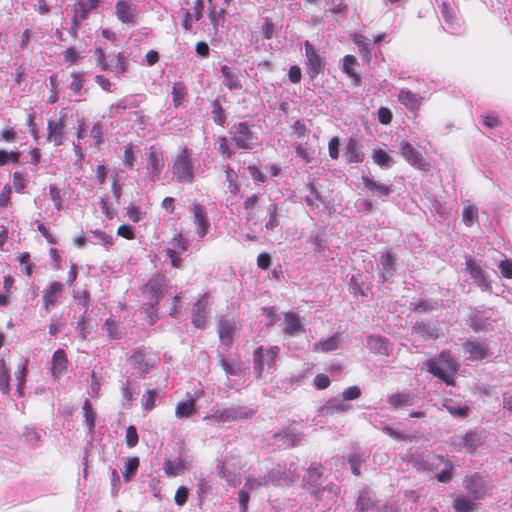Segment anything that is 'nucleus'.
I'll use <instances>...</instances> for the list:
<instances>
[{
  "mask_svg": "<svg viewBox=\"0 0 512 512\" xmlns=\"http://www.w3.org/2000/svg\"><path fill=\"white\" fill-rule=\"evenodd\" d=\"M428 372L438 377L446 384H453V376L457 372V365L449 352H441L437 359L426 362Z\"/></svg>",
  "mask_w": 512,
  "mask_h": 512,
  "instance_id": "1",
  "label": "nucleus"
},
{
  "mask_svg": "<svg viewBox=\"0 0 512 512\" xmlns=\"http://www.w3.org/2000/svg\"><path fill=\"white\" fill-rule=\"evenodd\" d=\"M255 414V410L247 406H231L226 408L213 407L204 417L216 423H225L240 419H247Z\"/></svg>",
  "mask_w": 512,
  "mask_h": 512,
  "instance_id": "2",
  "label": "nucleus"
},
{
  "mask_svg": "<svg viewBox=\"0 0 512 512\" xmlns=\"http://www.w3.org/2000/svg\"><path fill=\"white\" fill-rule=\"evenodd\" d=\"M96 65L102 71L115 72L117 75H122L128 70V59L123 52H119L115 60H108L106 51L102 47H95L93 51Z\"/></svg>",
  "mask_w": 512,
  "mask_h": 512,
  "instance_id": "3",
  "label": "nucleus"
},
{
  "mask_svg": "<svg viewBox=\"0 0 512 512\" xmlns=\"http://www.w3.org/2000/svg\"><path fill=\"white\" fill-rule=\"evenodd\" d=\"M172 169L178 182L192 183L194 181L192 157L188 148L184 147L176 154Z\"/></svg>",
  "mask_w": 512,
  "mask_h": 512,
  "instance_id": "4",
  "label": "nucleus"
},
{
  "mask_svg": "<svg viewBox=\"0 0 512 512\" xmlns=\"http://www.w3.org/2000/svg\"><path fill=\"white\" fill-rule=\"evenodd\" d=\"M242 469V461L239 455L228 454L220 465V475L226 479L231 486H237L241 483L240 471Z\"/></svg>",
  "mask_w": 512,
  "mask_h": 512,
  "instance_id": "5",
  "label": "nucleus"
},
{
  "mask_svg": "<svg viewBox=\"0 0 512 512\" xmlns=\"http://www.w3.org/2000/svg\"><path fill=\"white\" fill-rule=\"evenodd\" d=\"M297 477V468L293 463L290 464V467L288 469L278 464L275 467H273L266 475H264L265 481L267 482V486L288 485L292 483Z\"/></svg>",
  "mask_w": 512,
  "mask_h": 512,
  "instance_id": "6",
  "label": "nucleus"
},
{
  "mask_svg": "<svg viewBox=\"0 0 512 512\" xmlns=\"http://www.w3.org/2000/svg\"><path fill=\"white\" fill-rule=\"evenodd\" d=\"M69 112L68 108H62L59 118L57 120H49L47 123V140L55 146H60L64 142V130Z\"/></svg>",
  "mask_w": 512,
  "mask_h": 512,
  "instance_id": "7",
  "label": "nucleus"
},
{
  "mask_svg": "<svg viewBox=\"0 0 512 512\" xmlns=\"http://www.w3.org/2000/svg\"><path fill=\"white\" fill-rule=\"evenodd\" d=\"M463 484L468 495L473 500H480L491 494V486L477 473L466 476Z\"/></svg>",
  "mask_w": 512,
  "mask_h": 512,
  "instance_id": "8",
  "label": "nucleus"
},
{
  "mask_svg": "<svg viewBox=\"0 0 512 512\" xmlns=\"http://www.w3.org/2000/svg\"><path fill=\"white\" fill-rule=\"evenodd\" d=\"M304 47L307 72L310 78L314 79L324 72L326 62L309 41H305Z\"/></svg>",
  "mask_w": 512,
  "mask_h": 512,
  "instance_id": "9",
  "label": "nucleus"
},
{
  "mask_svg": "<svg viewBox=\"0 0 512 512\" xmlns=\"http://www.w3.org/2000/svg\"><path fill=\"white\" fill-rule=\"evenodd\" d=\"M280 352L278 346H272L266 350L263 347H258L253 354L254 370L257 376H260L264 367H271L274 365L275 360Z\"/></svg>",
  "mask_w": 512,
  "mask_h": 512,
  "instance_id": "10",
  "label": "nucleus"
},
{
  "mask_svg": "<svg viewBox=\"0 0 512 512\" xmlns=\"http://www.w3.org/2000/svg\"><path fill=\"white\" fill-rule=\"evenodd\" d=\"M232 140L240 149H252L256 139L246 122L236 124L231 129Z\"/></svg>",
  "mask_w": 512,
  "mask_h": 512,
  "instance_id": "11",
  "label": "nucleus"
},
{
  "mask_svg": "<svg viewBox=\"0 0 512 512\" xmlns=\"http://www.w3.org/2000/svg\"><path fill=\"white\" fill-rule=\"evenodd\" d=\"M482 437L476 431H469L463 436H454L450 439L449 445L456 451L465 449L467 452H474L481 444Z\"/></svg>",
  "mask_w": 512,
  "mask_h": 512,
  "instance_id": "12",
  "label": "nucleus"
},
{
  "mask_svg": "<svg viewBox=\"0 0 512 512\" xmlns=\"http://www.w3.org/2000/svg\"><path fill=\"white\" fill-rule=\"evenodd\" d=\"M115 15L122 24L133 26L137 21V7L131 0H118L115 4Z\"/></svg>",
  "mask_w": 512,
  "mask_h": 512,
  "instance_id": "13",
  "label": "nucleus"
},
{
  "mask_svg": "<svg viewBox=\"0 0 512 512\" xmlns=\"http://www.w3.org/2000/svg\"><path fill=\"white\" fill-rule=\"evenodd\" d=\"M303 437L302 432L289 426L274 434V443L282 448H291L299 445Z\"/></svg>",
  "mask_w": 512,
  "mask_h": 512,
  "instance_id": "14",
  "label": "nucleus"
},
{
  "mask_svg": "<svg viewBox=\"0 0 512 512\" xmlns=\"http://www.w3.org/2000/svg\"><path fill=\"white\" fill-rule=\"evenodd\" d=\"M400 152L403 158L413 167L427 171L430 168L423 155L409 142H402Z\"/></svg>",
  "mask_w": 512,
  "mask_h": 512,
  "instance_id": "15",
  "label": "nucleus"
},
{
  "mask_svg": "<svg viewBox=\"0 0 512 512\" xmlns=\"http://www.w3.org/2000/svg\"><path fill=\"white\" fill-rule=\"evenodd\" d=\"M164 166L165 161L162 149L157 145L150 146L147 157V169L153 180L159 179Z\"/></svg>",
  "mask_w": 512,
  "mask_h": 512,
  "instance_id": "16",
  "label": "nucleus"
},
{
  "mask_svg": "<svg viewBox=\"0 0 512 512\" xmlns=\"http://www.w3.org/2000/svg\"><path fill=\"white\" fill-rule=\"evenodd\" d=\"M190 211L193 214V222L196 226V234L203 238L206 236L210 229V222L207 216V212L203 205L193 204L190 207Z\"/></svg>",
  "mask_w": 512,
  "mask_h": 512,
  "instance_id": "17",
  "label": "nucleus"
},
{
  "mask_svg": "<svg viewBox=\"0 0 512 512\" xmlns=\"http://www.w3.org/2000/svg\"><path fill=\"white\" fill-rule=\"evenodd\" d=\"M238 330L239 328L234 320L222 318L218 323V334L221 344L229 348Z\"/></svg>",
  "mask_w": 512,
  "mask_h": 512,
  "instance_id": "18",
  "label": "nucleus"
},
{
  "mask_svg": "<svg viewBox=\"0 0 512 512\" xmlns=\"http://www.w3.org/2000/svg\"><path fill=\"white\" fill-rule=\"evenodd\" d=\"M344 157L347 163H361L365 159L363 145L355 137H350L344 148Z\"/></svg>",
  "mask_w": 512,
  "mask_h": 512,
  "instance_id": "19",
  "label": "nucleus"
},
{
  "mask_svg": "<svg viewBox=\"0 0 512 512\" xmlns=\"http://www.w3.org/2000/svg\"><path fill=\"white\" fill-rule=\"evenodd\" d=\"M210 304L209 294L203 295L193 307V325L197 328L203 329L206 324L207 316L209 314L208 306Z\"/></svg>",
  "mask_w": 512,
  "mask_h": 512,
  "instance_id": "20",
  "label": "nucleus"
},
{
  "mask_svg": "<svg viewBox=\"0 0 512 512\" xmlns=\"http://www.w3.org/2000/svg\"><path fill=\"white\" fill-rule=\"evenodd\" d=\"M398 101L409 111L416 112L423 103V97L409 89H401L398 94Z\"/></svg>",
  "mask_w": 512,
  "mask_h": 512,
  "instance_id": "21",
  "label": "nucleus"
},
{
  "mask_svg": "<svg viewBox=\"0 0 512 512\" xmlns=\"http://www.w3.org/2000/svg\"><path fill=\"white\" fill-rule=\"evenodd\" d=\"M352 406L343 400V398L329 399L323 406L320 407L319 413L322 416H330L333 414L345 413L349 411Z\"/></svg>",
  "mask_w": 512,
  "mask_h": 512,
  "instance_id": "22",
  "label": "nucleus"
},
{
  "mask_svg": "<svg viewBox=\"0 0 512 512\" xmlns=\"http://www.w3.org/2000/svg\"><path fill=\"white\" fill-rule=\"evenodd\" d=\"M67 356L64 350L58 349L54 352L51 361V373L55 380L60 379L67 371Z\"/></svg>",
  "mask_w": 512,
  "mask_h": 512,
  "instance_id": "23",
  "label": "nucleus"
},
{
  "mask_svg": "<svg viewBox=\"0 0 512 512\" xmlns=\"http://www.w3.org/2000/svg\"><path fill=\"white\" fill-rule=\"evenodd\" d=\"M367 347L371 352L375 354L388 356L390 353L389 341L385 337L379 335L368 336Z\"/></svg>",
  "mask_w": 512,
  "mask_h": 512,
  "instance_id": "24",
  "label": "nucleus"
},
{
  "mask_svg": "<svg viewBox=\"0 0 512 512\" xmlns=\"http://www.w3.org/2000/svg\"><path fill=\"white\" fill-rule=\"evenodd\" d=\"M412 332L418 334L423 339H437L443 335L439 328L424 322H416L412 326Z\"/></svg>",
  "mask_w": 512,
  "mask_h": 512,
  "instance_id": "25",
  "label": "nucleus"
},
{
  "mask_svg": "<svg viewBox=\"0 0 512 512\" xmlns=\"http://www.w3.org/2000/svg\"><path fill=\"white\" fill-rule=\"evenodd\" d=\"M221 74L224 78V85L229 90H240L242 89V84L239 80V71L233 69L227 65H223L221 67Z\"/></svg>",
  "mask_w": 512,
  "mask_h": 512,
  "instance_id": "26",
  "label": "nucleus"
},
{
  "mask_svg": "<svg viewBox=\"0 0 512 512\" xmlns=\"http://www.w3.org/2000/svg\"><path fill=\"white\" fill-rule=\"evenodd\" d=\"M464 350L472 360H482L489 355L487 346L481 342L467 341Z\"/></svg>",
  "mask_w": 512,
  "mask_h": 512,
  "instance_id": "27",
  "label": "nucleus"
},
{
  "mask_svg": "<svg viewBox=\"0 0 512 512\" xmlns=\"http://www.w3.org/2000/svg\"><path fill=\"white\" fill-rule=\"evenodd\" d=\"M415 395L408 392H399L390 395L387 402L394 409L402 408L405 406H412L415 402Z\"/></svg>",
  "mask_w": 512,
  "mask_h": 512,
  "instance_id": "28",
  "label": "nucleus"
},
{
  "mask_svg": "<svg viewBox=\"0 0 512 512\" xmlns=\"http://www.w3.org/2000/svg\"><path fill=\"white\" fill-rule=\"evenodd\" d=\"M356 67H358V61L353 55H346L343 58V71L346 73L354 82L356 86L361 84V76L356 71Z\"/></svg>",
  "mask_w": 512,
  "mask_h": 512,
  "instance_id": "29",
  "label": "nucleus"
},
{
  "mask_svg": "<svg viewBox=\"0 0 512 512\" xmlns=\"http://www.w3.org/2000/svg\"><path fill=\"white\" fill-rule=\"evenodd\" d=\"M362 182L364 186L375 196L377 197H386L392 193V188L390 186L378 183L373 179L362 176Z\"/></svg>",
  "mask_w": 512,
  "mask_h": 512,
  "instance_id": "30",
  "label": "nucleus"
},
{
  "mask_svg": "<svg viewBox=\"0 0 512 512\" xmlns=\"http://www.w3.org/2000/svg\"><path fill=\"white\" fill-rule=\"evenodd\" d=\"M445 461H449V459L441 455L429 453L421 457L420 468L427 471H434L441 465H444Z\"/></svg>",
  "mask_w": 512,
  "mask_h": 512,
  "instance_id": "31",
  "label": "nucleus"
},
{
  "mask_svg": "<svg viewBox=\"0 0 512 512\" xmlns=\"http://www.w3.org/2000/svg\"><path fill=\"white\" fill-rule=\"evenodd\" d=\"M300 331H302V324L299 317L292 312L286 313L283 322V332L289 336H295Z\"/></svg>",
  "mask_w": 512,
  "mask_h": 512,
  "instance_id": "32",
  "label": "nucleus"
},
{
  "mask_svg": "<svg viewBox=\"0 0 512 512\" xmlns=\"http://www.w3.org/2000/svg\"><path fill=\"white\" fill-rule=\"evenodd\" d=\"M338 492L339 488L333 484H330L317 493L319 500H325L323 509H330L332 507V505L337 500Z\"/></svg>",
  "mask_w": 512,
  "mask_h": 512,
  "instance_id": "33",
  "label": "nucleus"
},
{
  "mask_svg": "<svg viewBox=\"0 0 512 512\" xmlns=\"http://www.w3.org/2000/svg\"><path fill=\"white\" fill-rule=\"evenodd\" d=\"M132 367L141 375L149 371V363L146 361L145 354L139 350L134 351L130 357Z\"/></svg>",
  "mask_w": 512,
  "mask_h": 512,
  "instance_id": "34",
  "label": "nucleus"
},
{
  "mask_svg": "<svg viewBox=\"0 0 512 512\" xmlns=\"http://www.w3.org/2000/svg\"><path fill=\"white\" fill-rule=\"evenodd\" d=\"M371 158L373 162L381 168H390L394 164L389 153L383 149H373Z\"/></svg>",
  "mask_w": 512,
  "mask_h": 512,
  "instance_id": "35",
  "label": "nucleus"
},
{
  "mask_svg": "<svg viewBox=\"0 0 512 512\" xmlns=\"http://www.w3.org/2000/svg\"><path fill=\"white\" fill-rule=\"evenodd\" d=\"M453 507L456 512H473L477 508L475 500L467 496L459 495L454 499Z\"/></svg>",
  "mask_w": 512,
  "mask_h": 512,
  "instance_id": "36",
  "label": "nucleus"
},
{
  "mask_svg": "<svg viewBox=\"0 0 512 512\" xmlns=\"http://www.w3.org/2000/svg\"><path fill=\"white\" fill-rule=\"evenodd\" d=\"M195 412V399L193 398H190L186 401H181L176 405L175 414L178 418H188Z\"/></svg>",
  "mask_w": 512,
  "mask_h": 512,
  "instance_id": "37",
  "label": "nucleus"
},
{
  "mask_svg": "<svg viewBox=\"0 0 512 512\" xmlns=\"http://www.w3.org/2000/svg\"><path fill=\"white\" fill-rule=\"evenodd\" d=\"M373 506L372 493L369 489H362L356 501V511L366 512Z\"/></svg>",
  "mask_w": 512,
  "mask_h": 512,
  "instance_id": "38",
  "label": "nucleus"
},
{
  "mask_svg": "<svg viewBox=\"0 0 512 512\" xmlns=\"http://www.w3.org/2000/svg\"><path fill=\"white\" fill-rule=\"evenodd\" d=\"M340 336L335 334L326 340H321L314 344V351L330 352L338 348L340 343Z\"/></svg>",
  "mask_w": 512,
  "mask_h": 512,
  "instance_id": "39",
  "label": "nucleus"
},
{
  "mask_svg": "<svg viewBox=\"0 0 512 512\" xmlns=\"http://www.w3.org/2000/svg\"><path fill=\"white\" fill-rule=\"evenodd\" d=\"M139 463L140 461L138 457H130L127 459L124 465V469L122 471L124 481L130 482L134 478L139 468Z\"/></svg>",
  "mask_w": 512,
  "mask_h": 512,
  "instance_id": "40",
  "label": "nucleus"
},
{
  "mask_svg": "<svg viewBox=\"0 0 512 512\" xmlns=\"http://www.w3.org/2000/svg\"><path fill=\"white\" fill-rule=\"evenodd\" d=\"M353 42L358 46L360 53L363 57L369 59L371 53L370 40L363 34L355 33L352 35Z\"/></svg>",
  "mask_w": 512,
  "mask_h": 512,
  "instance_id": "41",
  "label": "nucleus"
},
{
  "mask_svg": "<svg viewBox=\"0 0 512 512\" xmlns=\"http://www.w3.org/2000/svg\"><path fill=\"white\" fill-rule=\"evenodd\" d=\"M440 13L444 19V21L450 26L454 27L457 24V17L454 12V9L450 5L449 2L443 1L440 5Z\"/></svg>",
  "mask_w": 512,
  "mask_h": 512,
  "instance_id": "42",
  "label": "nucleus"
},
{
  "mask_svg": "<svg viewBox=\"0 0 512 512\" xmlns=\"http://www.w3.org/2000/svg\"><path fill=\"white\" fill-rule=\"evenodd\" d=\"M163 469L168 477H175L184 470V462L180 458L173 461L166 460Z\"/></svg>",
  "mask_w": 512,
  "mask_h": 512,
  "instance_id": "43",
  "label": "nucleus"
},
{
  "mask_svg": "<svg viewBox=\"0 0 512 512\" xmlns=\"http://www.w3.org/2000/svg\"><path fill=\"white\" fill-rule=\"evenodd\" d=\"M187 95V88L183 82H176L172 87L173 105L179 107Z\"/></svg>",
  "mask_w": 512,
  "mask_h": 512,
  "instance_id": "44",
  "label": "nucleus"
},
{
  "mask_svg": "<svg viewBox=\"0 0 512 512\" xmlns=\"http://www.w3.org/2000/svg\"><path fill=\"white\" fill-rule=\"evenodd\" d=\"M438 307H439V303L438 302H433V301H429V300H426V299L410 303V308L413 311L419 312V313H425V312L433 311V310L437 309Z\"/></svg>",
  "mask_w": 512,
  "mask_h": 512,
  "instance_id": "45",
  "label": "nucleus"
},
{
  "mask_svg": "<svg viewBox=\"0 0 512 512\" xmlns=\"http://www.w3.org/2000/svg\"><path fill=\"white\" fill-rule=\"evenodd\" d=\"M462 221L466 226H472L478 222V209L476 206L466 205L462 211Z\"/></svg>",
  "mask_w": 512,
  "mask_h": 512,
  "instance_id": "46",
  "label": "nucleus"
},
{
  "mask_svg": "<svg viewBox=\"0 0 512 512\" xmlns=\"http://www.w3.org/2000/svg\"><path fill=\"white\" fill-rule=\"evenodd\" d=\"M259 197L256 194L248 197L244 202V209L246 210V221L250 222L256 216V208L258 206Z\"/></svg>",
  "mask_w": 512,
  "mask_h": 512,
  "instance_id": "47",
  "label": "nucleus"
},
{
  "mask_svg": "<svg viewBox=\"0 0 512 512\" xmlns=\"http://www.w3.org/2000/svg\"><path fill=\"white\" fill-rule=\"evenodd\" d=\"M269 220L265 224V228L269 231H273L280 225V219L278 214V206L276 203L270 204L268 208Z\"/></svg>",
  "mask_w": 512,
  "mask_h": 512,
  "instance_id": "48",
  "label": "nucleus"
},
{
  "mask_svg": "<svg viewBox=\"0 0 512 512\" xmlns=\"http://www.w3.org/2000/svg\"><path fill=\"white\" fill-rule=\"evenodd\" d=\"M9 369L6 366L5 360L0 358V391L3 394H8L9 388Z\"/></svg>",
  "mask_w": 512,
  "mask_h": 512,
  "instance_id": "49",
  "label": "nucleus"
},
{
  "mask_svg": "<svg viewBox=\"0 0 512 512\" xmlns=\"http://www.w3.org/2000/svg\"><path fill=\"white\" fill-rule=\"evenodd\" d=\"M226 181L228 182V188L232 194H237L240 189V184L238 183V176L236 172L230 167H225Z\"/></svg>",
  "mask_w": 512,
  "mask_h": 512,
  "instance_id": "50",
  "label": "nucleus"
},
{
  "mask_svg": "<svg viewBox=\"0 0 512 512\" xmlns=\"http://www.w3.org/2000/svg\"><path fill=\"white\" fill-rule=\"evenodd\" d=\"M445 409L454 417L465 418L470 412V408L467 405H456L454 403H445Z\"/></svg>",
  "mask_w": 512,
  "mask_h": 512,
  "instance_id": "51",
  "label": "nucleus"
},
{
  "mask_svg": "<svg viewBox=\"0 0 512 512\" xmlns=\"http://www.w3.org/2000/svg\"><path fill=\"white\" fill-rule=\"evenodd\" d=\"M380 264L385 272L391 273L395 270L396 257L392 252L386 251L380 256Z\"/></svg>",
  "mask_w": 512,
  "mask_h": 512,
  "instance_id": "52",
  "label": "nucleus"
},
{
  "mask_svg": "<svg viewBox=\"0 0 512 512\" xmlns=\"http://www.w3.org/2000/svg\"><path fill=\"white\" fill-rule=\"evenodd\" d=\"M322 476V467L319 464H312L307 471L306 482L311 486L318 484Z\"/></svg>",
  "mask_w": 512,
  "mask_h": 512,
  "instance_id": "53",
  "label": "nucleus"
},
{
  "mask_svg": "<svg viewBox=\"0 0 512 512\" xmlns=\"http://www.w3.org/2000/svg\"><path fill=\"white\" fill-rule=\"evenodd\" d=\"M135 147L132 143H129L124 146L123 152V163L130 169L134 168L136 157H135Z\"/></svg>",
  "mask_w": 512,
  "mask_h": 512,
  "instance_id": "54",
  "label": "nucleus"
},
{
  "mask_svg": "<svg viewBox=\"0 0 512 512\" xmlns=\"http://www.w3.org/2000/svg\"><path fill=\"white\" fill-rule=\"evenodd\" d=\"M18 261L21 266L22 272L27 277H30L32 274V268L34 267V264L30 260V254L28 252L20 253L18 256Z\"/></svg>",
  "mask_w": 512,
  "mask_h": 512,
  "instance_id": "55",
  "label": "nucleus"
},
{
  "mask_svg": "<svg viewBox=\"0 0 512 512\" xmlns=\"http://www.w3.org/2000/svg\"><path fill=\"white\" fill-rule=\"evenodd\" d=\"M73 17L84 21L88 18L90 8L87 7V4L83 1H76L73 5Z\"/></svg>",
  "mask_w": 512,
  "mask_h": 512,
  "instance_id": "56",
  "label": "nucleus"
},
{
  "mask_svg": "<svg viewBox=\"0 0 512 512\" xmlns=\"http://www.w3.org/2000/svg\"><path fill=\"white\" fill-rule=\"evenodd\" d=\"M72 81L70 83V90L75 94H80L83 88L85 79L83 73L80 72H72L71 73Z\"/></svg>",
  "mask_w": 512,
  "mask_h": 512,
  "instance_id": "57",
  "label": "nucleus"
},
{
  "mask_svg": "<svg viewBox=\"0 0 512 512\" xmlns=\"http://www.w3.org/2000/svg\"><path fill=\"white\" fill-rule=\"evenodd\" d=\"M487 319L488 318L483 316L481 312H473L470 317L472 329L476 332L485 329Z\"/></svg>",
  "mask_w": 512,
  "mask_h": 512,
  "instance_id": "58",
  "label": "nucleus"
},
{
  "mask_svg": "<svg viewBox=\"0 0 512 512\" xmlns=\"http://www.w3.org/2000/svg\"><path fill=\"white\" fill-rule=\"evenodd\" d=\"M226 13V10L224 8H221L220 10H217L214 4H211L208 6V17L210 19L211 24L215 29L218 27V20L220 18H224V15Z\"/></svg>",
  "mask_w": 512,
  "mask_h": 512,
  "instance_id": "59",
  "label": "nucleus"
},
{
  "mask_svg": "<svg viewBox=\"0 0 512 512\" xmlns=\"http://www.w3.org/2000/svg\"><path fill=\"white\" fill-rule=\"evenodd\" d=\"M267 486V482L265 481L264 476L255 478V477H248L246 479L244 488L248 491L258 490L261 487Z\"/></svg>",
  "mask_w": 512,
  "mask_h": 512,
  "instance_id": "60",
  "label": "nucleus"
},
{
  "mask_svg": "<svg viewBox=\"0 0 512 512\" xmlns=\"http://www.w3.org/2000/svg\"><path fill=\"white\" fill-rule=\"evenodd\" d=\"M453 464L449 461H445L444 468L440 473L436 475L439 482L447 483L452 479Z\"/></svg>",
  "mask_w": 512,
  "mask_h": 512,
  "instance_id": "61",
  "label": "nucleus"
},
{
  "mask_svg": "<svg viewBox=\"0 0 512 512\" xmlns=\"http://www.w3.org/2000/svg\"><path fill=\"white\" fill-rule=\"evenodd\" d=\"M126 444L129 448H133L138 444L139 437L136 428L130 425L126 429L125 435Z\"/></svg>",
  "mask_w": 512,
  "mask_h": 512,
  "instance_id": "62",
  "label": "nucleus"
},
{
  "mask_svg": "<svg viewBox=\"0 0 512 512\" xmlns=\"http://www.w3.org/2000/svg\"><path fill=\"white\" fill-rule=\"evenodd\" d=\"M157 392L155 389H149L143 396V408L145 410H152L155 407Z\"/></svg>",
  "mask_w": 512,
  "mask_h": 512,
  "instance_id": "63",
  "label": "nucleus"
},
{
  "mask_svg": "<svg viewBox=\"0 0 512 512\" xmlns=\"http://www.w3.org/2000/svg\"><path fill=\"white\" fill-rule=\"evenodd\" d=\"M498 268L503 277L507 279H512V260H502L499 263Z\"/></svg>",
  "mask_w": 512,
  "mask_h": 512,
  "instance_id": "64",
  "label": "nucleus"
}]
</instances>
